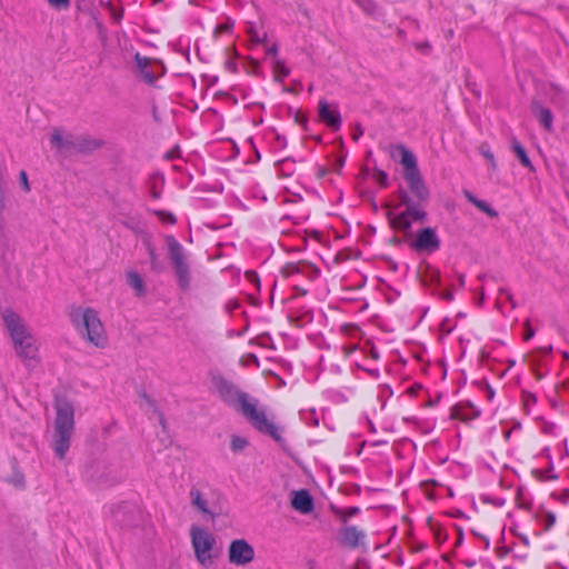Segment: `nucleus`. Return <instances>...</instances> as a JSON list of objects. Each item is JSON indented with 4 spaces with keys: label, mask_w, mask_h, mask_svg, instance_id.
Wrapping results in <instances>:
<instances>
[{
    "label": "nucleus",
    "mask_w": 569,
    "mask_h": 569,
    "mask_svg": "<svg viewBox=\"0 0 569 569\" xmlns=\"http://www.w3.org/2000/svg\"><path fill=\"white\" fill-rule=\"evenodd\" d=\"M154 198H159V194L157 192H153Z\"/></svg>",
    "instance_id": "0e129e2a"
},
{
    "label": "nucleus",
    "mask_w": 569,
    "mask_h": 569,
    "mask_svg": "<svg viewBox=\"0 0 569 569\" xmlns=\"http://www.w3.org/2000/svg\"><path fill=\"white\" fill-rule=\"evenodd\" d=\"M463 196L470 203H472L475 207H477L480 211H482L490 218L498 217L497 210H495L488 202L476 198L470 191L465 190Z\"/></svg>",
    "instance_id": "dca6fc26"
},
{
    "label": "nucleus",
    "mask_w": 569,
    "mask_h": 569,
    "mask_svg": "<svg viewBox=\"0 0 569 569\" xmlns=\"http://www.w3.org/2000/svg\"><path fill=\"white\" fill-rule=\"evenodd\" d=\"M218 391L221 399L229 406H232L238 411L243 406V403L247 402V400L250 398L247 393L240 391L233 385L226 381L219 385Z\"/></svg>",
    "instance_id": "9b49d317"
},
{
    "label": "nucleus",
    "mask_w": 569,
    "mask_h": 569,
    "mask_svg": "<svg viewBox=\"0 0 569 569\" xmlns=\"http://www.w3.org/2000/svg\"><path fill=\"white\" fill-rule=\"evenodd\" d=\"M78 335L96 348H104L108 337L99 313L93 308H74L69 313Z\"/></svg>",
    "instance_id": "f03ea898"
},
{
    "label": "nucleus",
    "mask_w": 569,
    "mask_h": 569,
    "mask_svg": "<svg viewBox=\"0 0 569 569\" xmlns=\"http://www.w3.org/2000/svg\"><path fill=\"white\" fill-rule=\"evenodd\" d=\"M411 246L417 251L433 252L440 247V240L433 229L423 228L417 233Z\"/></svg>",
    "instance_id": "ddd939ff"
},
{
    "label": "nucleus",
    "mask_w": 569,
    "mask_h": 569,
    "mask_svg": "<svg viewBox=\"0 0 569 569\" xmlns=\"http://www.w3.org/2000/svg\"><path fill=\"white\" fill-rule=\"evenodd\" d=\"M342 166H343V161H342V160H339V161H338L337 170H340Z\"/></svg>",
    "instance_id": "052dcab7"
},
{
    "label": "nucleus",
    "mask_w": 569,
    "mask_h": 569,
    "mask_svg": "<svg viewBox=\"0 0 569 569\" xmlns=\"http://www.w3.org/2000/svg\"><path fill=\"white\" fill-rule=\"evenodd\" d=\"M100 147V142L96 140H91L87 137H77V152L76 153H83L92 151Z\"/></svg>",
    "instance_id": "5701e85b"
},
{
    "label": "nucleus",
    "mask_w": 569,
    "mask_h": 569,
    "mask_svg": "<svg viewBox=\"0 0 569 569\" xmlns=\"http://www.w3.org/2000/svg\"><path fill=\"white\" fill-rule=\"evenodd\" d=\"M550 478H551L552 480H556L558 477H557V476H553V475H550Z\"/></svg>",
    "instance_id": "680f3d73"
},
{
    "label": "nucleus",
    "mask_w": 569,
    "mask_h": 569,
    "mask_svg": "<svg viewBox=\"0 0 569 569\" xmlns=\"http://www.w3.org/2000/svg\"><path fill=\"white\" fill-rule=\"evenodd\" d=\"M516 503L519 508L523 510H530L532 506V500L522 488H518L516 492Z\"/></svg>",
    "instance_id": "bb28decb"
},
{
    "label": "nucleus",
    "mask_w": 569,
    "mask_h": 569,
    "mask_svg": "<svg viewBox=\"0 0 569 569\" xmlns=\"http://www.w3.org/2000/svg\"><path fill=\"white\" fill-rule=\"evenodd\" d=\"M313 171H315V176L318 179H322L323 177H326L330 172V170L328 168L321 167V166L315 167Z\"/></svg>",
    "instance_id": "37998d69"
},
{
    "label": "nucleus",
    "mask_w": 569,
    "mask_h": 569,
    "mask_svg": "<svg viewBox=\"0 0 569 569\" xmlns=\"http://www.w3.org/2000/svg\"><path fill=\"white\" fill-rule=\"evenodd\" d=\"M153 213L158 217V219L166 223V224H174L177 222V218L176 216L170 212V211H166V210H154Z\"/></svg>",
    "instance_id": "c756f323"
},
{
    "label": "nucleus",
    "mask_w": 569,
    "mask_h": 569,
    "mask_svg": "<svg viewBox=\"0 0 569 569\" xmlns=\"http://www.w3.org/2000/svg\"><path fill=\"white\" fill-rule=\"evenodd\" d=\"M191 545L198 562L202 566L212 563V550L216 545L214 536L208 530L193 526L190 529Z\"/></svg>",
    "instance_id": "0eeeda50"
},
{
    "label": "nucleus",
    "mask_w": 569,
    "mask_h": 569,
    "mask_svg": "<svg viewBox=\"0 0 569 569\" xmlns=\"http://www.w3.org/2000/svg\"><path fill=\"white\" fill-rule=\"evenodd\" d=\"M138 67L140 69L142 78L152 83L156 80L154 74L149 70L150 61L147 58H141L139 54L136 56Z\"/></svg>",
    "instance_id": "393cba45"
},
{
    "label": "nucleus",
    "mask_w": 569,
    "mask_h": 569,
    "mask_svg": "<svg viewBox=\"0 0 569 569\" xmlns=\"http://www.w3.org/2000/svg\"><path fill=\"white\" fill-rule=\"evenodd\" d=\"M511 144H512V150L516 153V156L519 158L520 163L526 168L532 169V163H531L525 148L522 147V144L517 139H512Z\"/></svg>",
    "instance_id": "b1692460"
},
{
    "label": "nucleus",
    "mask_w": 569,
    "mask_h": 569,
    "mask_svg": "<svg viewBox=\"0 0 569 569\" xmlns=\"http://www.w3.org/2000/svg\"><path fill=\"white\" fill-rule=\"evenodd\" d=\"M388 218L391 227L397 231H406L411 227L412 223L411 219H409V216H407L405 211L395 216L389 213Z\"/></svg>",
    "instance_id": "a211bd4d"
},
{
    "label": "nucleus",
    "mask_w": 569,
    "mask_h": 569,
    "mask_svg": "<svg viewBox=\"0 0 569 569\" xmlns=\"http://www.w3.org/2000/svg\"><path fill=\"white\" fill-rule=\"evenodd\" d=\"M458 537L456 541V546H460L462 542L463 533L461 528H457Z\"/></svg>",
    "instance_id": "864d4df0"
},
{
    "label": "nucleus",
    "mask_w": 569,
    "mask_h": 569,
    "mask_svg": "<svg viewBox=\"0 0 569 569\" xmlns=\"http://www.w3.org/2000/svg\"><path fill=\"white\" fill-rule=\"evenodd\" d=\"M480 153L483 156V158L488 161L490 168L492 170H497V162H496V159H495V156L493 153L491 152L490 148L488 144H481L480 147Z\"/></svg>",
    "instance_id": "473e14b6"
},
{
    "label": "nucleus",
    "mask_w": 569,
    "mask_h": 569,
    "mask_svg": "<svg viewBox=\"0 0 569 569\" xmlns=\"http://www.w3.org/2000/svg\"><path fill=\"white\" fill-rule=\"evenodd\" d=\"M525 328H526V331H525V335H523V340L528 341V340H530L535 336V330L531 328L529 320H527L525 322Z\"/></svg>",
    "instance_id": "c03bdc74"
},
{
    "label": "nucleus",
    "mask_w": 569,
    "mask_h": 569,
    "mask_svg": "<svg viewBox=\"0 0 569 569\" xmlns=\"http://www.w3.org/2000/svg\"><path fill=\"white\" fill-rule=\"evenodd\" d=\"M169 258L173 264L178 284L180 289L187 290L190 287V270L187 261L186 250L182 244L173 237L166 238Z\"/></svg>",
    "instance_id": "423d86ee"
},
{
    "label": "nucleus",
    "mask_w": 569,
    "mask_h": 569,
    "mask_svg": "<svg viewBox=\"0 0 569 569\" xmlns=\"http://www.w3.org/2000/svg\"><path fill=\"white\" fill-rule=\"evenodd\" d=\"M254 549L246 539H234L228 548V560L237 567H244L254 559Z\"/></svg>",
    "instance_id": "6e6552de"
},
{
    "label": "nucleus",
    "mask_w": 569,
    "mask_h": 569,
    "mask_svg": "<svg viewBox=\"0 0 569 569\" xmlns=\"http://www.w3.org/2000/svg\"><path fill=\"white\" fill-rule=\"evenodd\" d=\"M64 140H66V137L62 134V132L60 130H57V129L53 130V132L51 133V137H50V141L53 147L61 150Z\"/></svg>",
    "instance_id": "f704fd0d"
},
{
    "label": "nucleus",
    "mask_w": 569,
    "mask_h": 569,
    "mask_svg": "<svg viewBox=\"0 0 569 569\" xmlns=\"http://www.w3.org/2000/svg\"><path fill=\"white\" fill-rule=\"evenodd\" d=\"M340 331H341V333H343L348 337H352V338H357V339H360L362 336L361 329L357 325H353V323L341 325Z\"/></svg>",
    "instance_id": "c85d7f7f"
},
{
    "label": "nucleus",
    "mask_w": 569,
    "mask_h": 569,
    "mask_svg": "<svg viewBox=\"0 0 569 569\" xmlns=\"http://www.w3.org/2000/svg\"><path fill=\"white\" fill-rule=\"evenodd\" d=\"M147 251L150 258V263L152 269L159 268V258L156 251V248L151 243H147Z\"/></svg>",
    "instance_id": "e433bc0d"
},
{
    "label": "nucleus",
    "mask_w": 569,
    "mask_h": 569,
    "mask_svg": "<svg viewBox=\"0 0 569 569\" xmlns=\"http://www.w3.org/2000/svg\"><path fill=\"white\" fill-rule=\"evenodd\" d=\"M358 346L356 343L346 345L342 347V351L346 358L350 357L357 350Z\"/></svg>",
    "instance_id": "49530a36"
},
{
    "label": "nucleus",
    "mask_w": 569,
    "mask_h": 569,
    "mask_svg": "<svg viewBox=\"0 0 569 569\" xmlns=\"http://www.w3.org/2000/svg\"><path fill=\"white\" fill-rule=\"evenodd\" d=\"M56 409L53 450L59 459H63L70 448L74 429V410L68 401H59Z\"/></svg>",
    "instance_id": "20e7f679"
},
{
    "label": "nucleus",
    "mask_w": 569,
    "mask_h": 569,
    "mask_svg": "<svg viewBox=\"0 0 569 569\" xmlns=\"http://www.w3.org/2000/svg\"><path fill=\"white\" fill-rule=\"evenodd\" d=\"M20 181L26 192L30 191V184L28 181V176L26 171L20 172Z\"/></svg>",
    "instance_id": "de8ad7c7"
},
{
    "label": "nucleus",
    "mask_w": 569,
    "mask_h": 569,
    "mask_svg": "<svg viewBox=\"0 0 569 569\" xmlns=\"http://www.w3.org/2000/svg\"><path fill=\"white\" fill-rule=\"evenodd\" d=\"M249 423L259 432L268 435L276 441H281V432L267 410L259 406L257 399L249 398L239 410Z\"/></svg>",
    "instance_id": "39448f33"
},
{
    "label": "nucleus",
    "mask_w": 569,
    "mask_h": 569,
    "mask_svg": "<svg viewBox=\"0 0 569 569\" xmlns=\"http://www.w3.org/2000/svg\"><path fill=\"white\" fill-rule=\"evenodd\" d=\"M538 119L546 130L550 131L552 129L553 116L549 109L540 108L538 110Z\"/></svg>",
    "instance_id": "cd10ccee"
},
{
    "label": "nucleus",
    "mask_w": 569,
    "mask_h": 569,
    "mask_svg": "<svg viewBox=\"0 0 569 569\" xmlns=\"http://www.w3.org/2000/svg\"><path fill=\"white\" fill-rule=\"evenodd\" d=\"M280 273L283 278H289L293 274H303L309 279H316L320 274V269L312 262L300 260L298 262L284 263Z\"/></svg>",
    "instance_id": "1a4fd4ad"
},
{
    "label": "nucleus",
    "mask_w": 569,
    "mask_h": 569,
    "mask_svg": "<svg viewBox=\"0 0 569 569\" xmlns=\"http://www.w3.org/2000/svg\"><path fill=\"white\" fill-rule=\"evenodd\" d=\"M61 151L76 153L77 152V137L67 136L61 148Z\"/></svg>",
    "instance_id": "72a5a7b5"
},
{
    "label": "nucleus",
    "mask_w": 569,
    "mask_h": 569,
    "mask_svg": "<svg viewBox=\"0 0 569 569\" xmlns=\"http://www.w3.org/2000/svg\"><path fill=\"white\" fill-rule=\"evenodd\" d=\"M420 274L425 284L432 286L440 282V271L430 264L423 266Z\"/></svg>",
    "instance_id": "aec40b11"
},
{
    "label": "nucleus",
    "mask_w": 569,
    "mask_h": 569,
    "mask_svg": "<svg viewBox=\"0 0 569 569\" xmlns=\"http://www.w3.org/2000/svg\"><path fill=\"white\" fill-rule=\"evenodd\" d=\"M389 153L392 159H400L403 167V178L410 191L419 199L427 200L429 190L426 187L422 176L418 169L416 156L403 144H391Z\"/></svg>",
    "instance_id": "7ed1b4c3"
},
{
    "label": "nucleus",
    "mask_w": 569,
    "mask_h": 569,
    "mask_svg": "<svg viewBox=\"0 0 569 569\" xmlns=\"http://www.w3.org/2000/svg\"><path fill=\"white\" fill-rule=\"evenodd\" d=\"M273 77L277 81H282L290 74L289 68L282 60L276 59L272 64Z\"/></svg>",
    "instance_id": "a878e982"
},
{
    "label": "nucleus",
    "mask_w": 569,
    "mask_h": 569,
    "mask_svg": "<svg viewBox=\"0 0 569 569\" xmlns=\"http://www.w3.org/2000/svg\"><path fill=\"white\" fill-rule=\"evenodd\" d=\"M431 531L435 538V541L440 546L448 539V533L440 525H432Z\"/></svg>",
    "instance_id": "2f4dec72"
},
{
    "label": "nucleus",
    "mask_w": 569,
    "mask_h": 569,
    "mask_svg": "<svg viewBox=\"0 0 569 569\" xmlns=\"http://www.w3.org/2000/svg\"><path fill=\"white\" fill-rule=\"evenodd\" d=\"M401 201L407 204V209L405 212L407 213V216H409V219H411V221H419L425 218V211L419 206L410 204L407 194L401 196Z\"/></svg>",
    "instance_id": "4be33fe9"
},
{
    "label": "nucleus",
    "mask_w": 569,
    "mask_h": 569,
    "mask_svg": "<svg viewBox=\"0 0 569 569\" xmlns=\"http://www.w3.org/2000/svg\"><path fill=\"white\" fill-rule=\"evenodd\" d=\"M291 507L302 515L310 513L313 510V499L309 491L306 489L295 491L291 498Z\"/></svg>",
    "instance_id": "2eb2a0df"
},
{
    "label": "nucleus",
    "mask_w": 569,
    "mask_h": 569,
    "mask_svg": "<svg viewBox=\"0 0 569 569\" xmlns=\"http://www.w3.org/2000/svg\"><path fill=\"white\" fill-rule=\"evenodd\" d=\"M536 520L540 522L545 531H550L557 523V515L547 509H540L535 516Z\"/></svg>",
    "instance_id": "f3484780"
},
{
    "label": "nucleus",
    "mask_w": 569,
    "mask_h": 569,
    "mask_svg": "<svg viewBox=\"0 0 569 569\" xmlns=\"http://www.w3.org/2000/svg\"><path fill=\"white\" fill-rule=\"evenodd\" d=\"M521 399L523 407L528 410L530 407L535 406L537 402V397L529 391H522Z\"/></svg>",
    "instance_id": "c9c22d12"
},
{
    "label": "nucleus",
    "mask_w": 569,
    "mask_h": 569,
    "mask_svg": "<svg viewBox=\"0 0 569 569\" xmlns=\"http://www.w3.org/2000/svg\"><path fill=\"white\" fill-rule=\"evenodd\" d=\"M475 535H477L483 542H485V547L488 548L489 547V538L485 535H480V533H477L476 531H472Z\"/></svg>",
    "instance_id": "5fc2aeb1"
},
{
    "label": "nucleus",
    "mask_w": 569,
    "mask_h": 569,
    "mask_svg": "<svg viewBox=\"0 0 569 569\" xmlns=\"http://www.w3.org/2000/svg\"><path fill=\"white\" fill-rule=\"evenodd\" d=\"M556 425L548 421H542L541 423V432L549 436H556Z\"/></svg>",
    "instance_id": "58836bf2"
},
{
    "label": "nucleus",
    "mask_w": 569,
    "mask_h": 569,
    "mask_svg": "<svg viewBox=\"0 0 569 569\" xmlns=\"http://www.w3.org/2000/svg\"><path fill=\"white\" fill-rule=\"evenodd\" d=\"M232 24L226 22V23H220L218 24L216 28H214V33L216 34H220V33H224V32H228L230 31Z\"/></svg>",
    "instance_id": "a18cd8bd"
},
{
    "label": "nucleus",
    "mask_w": 569,
    "mask_h": 569,
    "mask_svg": "<svg viewBox=\"0 0 569 569\" xmlns=\"http://www.w3.org/2000/svg\"><path fill=\"white\" fill-rule=\"evenodd\" d=\"M249 34H250V39H251L252 41H254V42H258V43L263 42V40H264V38H266V36H263L262 38H260V37L258 36V33H257V32H254L253 30H250V31H249Z\"/></svg>",
    "instance_id": "09e8293b"
},
{
    "label": "nucleus",
    "mask_w": 569,
    "mask_h": 569,
    "mask_svg": "<svg viewBox=\"0 0 569 569\" xmlns=\"http://www.w3.org/2000/svg\"><path fill=\"white\" fill-rule=\"evenodd\" d=\"M426 548V545L419 543L415 547V551H422Z\"/></svg>",
    "instance_id": "bf43d9fd"
},
{
    "label": "nucleus",
    "mask_w": 569,
    "mask_h": 569,
    "mask_svg": "<svg viewBox=\"0 0 569 569\" xmlns=\"http://www.w3.org/2000/svg\"><path fill=\"white\" fill-rule=\"evenodd\" d=\"M375 177L377 179V181L382 186V187H387V180H388V176L385 171L382 170H377L375 172Z\"/></svg>",
    "instance_id": "79ce46f5"
},
{
    "label": "nucleus",
    "mask_w": 569,
    "mask_h": 569,
    "mask_svg": "<svg viewBox=\"0 0 569 569\" xmlns=\"http://www.w3.org/2000/svg\"><path fill=\"white\" fill-rule=\"evenodd\" d=\"M48 3L54 9H68L70 7V0H47Z\"/></svg>",
    "instance_id": "ea45409f"
},
{
    "label": "nucleus",
    "mask_w": 569,
    "mask_h": 569,
    "mask_svg": "<svg viewBox=\"0 0 569 569\" xmlns=\"http://www.w3.org/2000/svg\"><path fill=\"white\" fill-rule=\"evenodd\" d=\"M442 299L450 301L452 300V293L450 291H445L441 293Z\"/></svg>",
    "instance_id": "6e6d98bb"
},
{
    "label": "nucleus",
    "mask_w": 569,
    "mask_h": 569,
    "mask_svg": "<svg viewBox=\"0 0 569 569\" xmlns=\"http://www.w3.org/2000/svg\"><path fill=\"white\" fill-rule=\"evenodd\" d=\"M550 478H551L552 480H556L558 477H557V476H553V475H550Z\"/></svg>",
    "instance_id": "e2e57ef3"
},
{
    "label": "nucleus",
    "mask_w": 569,
    "mask_h": 569,
    "mask_svg": "<svg viewBox=\"0 0 569 569\" xmlns=\"http://www.w3.org/2000/svg\"><path fill=\"white\" fill-rule=\"evenodd\" d=\"M266 52H267V54L272 56V57L276 58L278 56V47H277V44H272L271 47H268Z\"/></svg>",
    "instance_id": "8fccbe9b"
},
{
    "label": "nucleus",
    "mask_w": 569,
    "mask_h": 569,
    "mask_svg": "<svg viewBox=\"0 0 569 569\" xmlns=\"http://www.w3.org/2000/svg\"><path fill=\"white\" fill-rule=\"evenodd\" d=\"M248 445H249V441L246 438L240 437V436H232L231 441H230V448L234 452L246 449L248 447Z\"/></svg>",
    "instance_id": "7c9ffc66"
},
{
    "label": "nucleus",
    "mask_w": 569,
    "mask_h": 569,
    "mask_svg": "<svg viewBox=\"0 0 569 569\" xmlns=\"http://www.w3.org/2000/svg\"><path fill=\"white\" fill-rule=\"evenodd\" d=\"M127 281L129 286L136 291L138 297H143L146 293V287L142 278L136 271H129L127 273Z\"/></svg>",
    "instance_id": "412c9836"
},
{
    "label": "nucleus",
    "mask_w": 569,
    "mask_h": 569,
    "mask_svg": "<svg viewBox=\"0 0 569 569\" xmlns=\"http://www.w3.org/2000/svg\"><path fill=\"white\" fill-rule=\"evenodd\" d=\"M479 416L480 410L469 401L459 402L450 409V417L462 422H468Z\"/></svg>",
    "instance_id": "4468645a"
},
{
    "label": "nucleus",
    "mask_w": 569,
    "mask_h": 569,
    "mask_svg": "<svg viewBox=\"0 0 569 569\" xmlns=\"http://www.w3.org/2000/svg\"><path fill=\"white\" fill-rule=\"evenodd\" d=\"M246 276H247V278L249 280L259 283V278H258L257 273H254V272H247Z\"/></svg>",
    "instance_id": "603ef678"
},
{
    "label": "nucleus",
    "mask_w": 569,
    "mask_h": 569,
    "mask_svg": "<svg viewBox=\"0 0 569 569\" xmlns=\"http://www.w3.org/2000/svg\"><path fill=\"white\" fill-rule=\"evenodd\" d=\"M1 318L11 338L16 355L28 370L38 369L41 365L39 346L24 321L10 309L3 310Z\"/></svg>",
    "instance_id": "f257e3e1"
},
{
    "label": "nucleus",
    "mask_w": 569,
    "mask_h": 569,
    "mask_svg": "<svg viewBox=\"0 0 569 569\" xmlns=\"http://www.w3.org/2000/svg\"><path fill=\"white\" fill-rule=\"evenodd\" d=\"M486 396L489 400H492L495 397V390L489 385L486 387Z\"/></svg>",
    "instance_id": "3c124183"
},
{
    "label": "nucleus",
    "mask_w": 569,
    "mask_h": 569,
    "mask_svg": "<svg viewBox=\"0 0 569 569\" xmlns=\"http://www.w3.org/2000/svg\"><path fill=\"white\" fill-rule=\"evenodd\" d=\"M359 511L360 509L358 507H349L341 512V518L346 521L347 519L357 516Z\"/></svg>",
    "instance_id": "a19ab883"
},
{
    "label": "nucleus",
    "mask_w": 569,
    "mask_h": 569,
    "mask_svg": "<svg viewBox=\"0 0 569 569\" xmlns=\"http://www.w3.org/2000/svg\"><path fill=\"white\" fill-rule=\"evenodd\" d=\"M296 120L301 122L303 126L307 124V118L305 116L297 114Z\"/></svg>",
    "instance_id": "13d9d810"
},
{
    "label": "nucleus",
    "mask_w": 569,
    "mask_h": 569,
    "mask_svg": "<svg viewBox=\"0 0 569 569\" xmlns=\"http://www.w3.org/2000/svg\"><path fill=\"white\" fill-rule=\"evenodd\" d=\"M341 543L350 549H368L367 535L357 526H348L340 531Z\"/></svg>",
    "instance_id": "9d476101"
},
{
    "label": "nucleus",
    "mask_w": 569,
    "mask_h": 569,
    "mask_svg": "<svg viewBox=\"0 0 569 569\" xmlns=\"http://www.w3.org/2000/svg\"><path fill=\"white\" fill-rule=\"evenodd\" d=\"M189 495H190L191 503L194 508H197L203 515L210 513V510L208 508V502L198 488L192 487L190 489Z\"/></svg>",
    "instance_id": "6ab92c4d"
},
{
    "label": "nucleus",
    "mask_w": 569,
    "mask_h": 569,
    "mask_svg": "<svg viewBox=\"0 0 569 569\" xmlns=\"http://www.w3.org/2000/svg\"><path fill=\"white\" fill-rule=\"evenodd\" d=\"M318 114L321 122L327 127L337 130L341 127V116L337 104H330L326 99L318 102Z\"/></svg>",
    "instance_id": "f8f14e48"
},
{
    "label": "nucleus",
    "mask_w": 569,
    "mask_h": 569,
    "mask_svg": "<svg viewBox=\"0 0 569 569\" xmlns=\"http://www.w3.org/2000/svg\"><path fill=\"white\" fill-rule=\"evenodd\" d=\"M353 1L368 13H373L376 11L377 6L372 0H353Z\"/></svg>",
    "instance_id": "4c0bfd02"
},
{
    "label": "nucleus",
    "mask_w": 569,
    "mask_h": 569,
    "mask_svg": "<svg viewBox=\"0 0 569 569\" xmlns=\"http://www.w3.org/2000/svg\"><path fill=\"white\" fill-rule=\"evenodd\" d=\"M14 483H16L17 486H23V483H24L23 476H22V475L17 476V478H16V480H14Z\"/></svg>",
    "instance_id": "4d7b16f0"
}]
</instances>
